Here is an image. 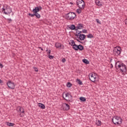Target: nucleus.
I'll return each instance as SVG.
<instances>
[{
    "label": "nucleus",
    "instance_id": "3c124183",
    "mask_svg": "<svg viewBox=\"0 0 127 127\" xmlns=\"http://www.w3.org/2000/svg\"><path fill=\"white\" fill-rule=\"evenodd\" d=\"M47 51H48V50H46V52H47Z\"/></svg>",
    "mask_w": 127,
    "mask_h": 127
},
{
    "label": "nucleus",
    "instance_id": "412c9836",
    "mask_svg": "<svg viewBox=\"0 0 127 127\" xmlns=\"http://www.w3.org/2000/svg\"><path fill=\"white\" fill-rule=\"evenodd\" d=\"M82 62L83 63H84L85 64H90V62H89V61H88V60L84 59L82 60Z\"/></svg>",
    "mask_w": 127,
    "mask_h": 127
},
{
    "label": "nucleus",
    "instance_id": "ea45409f",
    "mask_svg": "<svg viewBox=\"0 0 127 127\" xmlns=\"http://www.w3.org/2000/svg\"><path fill=\"white\" fill-rule=\"evenodd\" d=\"M48 54H49V55H50V54H51V50H49V52L47 53Z\"/></svg>",
    "mask_w": 127,
    "mask_h": 127
},
{
    "label": "nucleus",
    "instance_id": "e433bc0d",
    "mask_svg": "<svg viewBox=\"0 0 127 127\" xmlns=\"http://www.w3.org/2000/svg\"><path fill=\"white\" fill-rule=\"evenodd\" d=\"M18 109H19V112H21V107H20V106H19V107H18Z\"/></svg>",
    "mask_w": 127,
    "mask_h": 127
},
{
    "label": "nucleus",
    "instance_id": "423d86ee",
    "mask_svg": "<svg viewBox=\"0 0 127 127\" xmlns=\"http://www.w3.org/2000/svg\"><path fill=\"white\" fill-rule=\"evenodd\" d=\"M113 53L116 56H119L121 53H122V48L121 47H116L113 49Z\"/></svg>",
    "mask_w": 127,
    "mask_h": 127
},
{
    "label": "nucleus",
    "instance_id": "cd10ccee",
    "mask_svg": "<svg viewBox=\"0 0 127 127\" xmlns=\"http://www.w3.org/2000/svg\"><path fill=\"white\" fill-rule=\"evenodd\" d=\"M96 125L98 126H101V121L98 120V121H97Z\"/></svg>",
    "mask_w": 127,
    "mask_h": 127
},
{
    "label": "nucleus",
    "instance_id": "f3484780",
    "mask_svg": "<svg viewBox=\"0 0 127 127\" xmlns=\"http://www.w3.org/2000/svg\"><path fill=\"white\" fill-rule=\"evenodd\" d=\"M69 29L71 30H77V26H75V25L72 24L69 27Z\"/></svg>",
    "mask_w": 127,
    "mask_h": 127
},
{
    "label": "nucleus",
    "instance_id": "8fccbe9b",
    "mask_svg": "<svg viewBox=\"0 0 127 127\" xmlns=\"http://www.w3.org/2000/svg\"><path fill=\"white\" fill-rule=\"evenodd\" d=\"M69 45H71V43H69Z\"/></svg>",
    "mask_w": 127,
    "mask_h": 127
},
{
    "label": "nucleus",
    "instance_id": "9b49d317",
    "mask_svg": "<svg viewBox=\"0 0 127 127\" xmlns=\"http://www.w3.org/2000/svg\"><path fill=\"white\" fill-rule=\"evenodd\" d=\"M28 15L29 16H31V17H34V16H36L37 18H39L40 17H41V15H40V14L38 13V12L34 13L33 14L29 13Z\"/></svg>",
    "mask_w": 127,
    "mask_h": 127
},
{
    "label": "nucleus",
    "instance_id": "a878e982",
    "mask_svg": "<svg viewBox=\"0 0 127 127\" xmlns=\"http://www.w3.org/2000/svg\"><path fill=\"white\" fill-rule=\"evenodd\" d=\"M81 9H81L80 8H79V9H77L76 10V12L78 13V14H80V13L82 12V10H81Z\"/></svg>",
    "mask_w": 127,
    "mask_h": 127
},
{
    "label": "nucleus",
    "instance_id": "c9c22d12",
    "mask_svg": "<svg viewBox=\"0 0 127 127\" xmlns=\"http://www.w3.org/2000/svg\"><path fill=\"white\" fill-rule=\"evenodd\" d=\"M0 68H3V65L0 63Z\"/></svg>",
    "mask_w": 127,
    "mask_h": 127
},
{
    "label": "nucleus",
    "instance_id": "49530a36",
    "mask_svg": "<svg viewBox=\"0 0 127 127\" xmlns=\"http://www.w3.org/2000/svg\"><path fill=\"white\" fill-rule=\"evenodd\" d=\"M76 40H77V41H78V42H81V41H80L79 40V39H76Z\"/></svg>",
    "mask_w": 127,
    "mask_h": 127
},
{
    "label": "nucleus",
    "instance_id": "09e8293b",
    "mask_svg": "<svg viewBox=\"0 0 127 127\" xmlns=\"http://www.w3.org/2000/svg\"><path fill=\"white\" fill-rule=\"evenodd\" d=\"M70 4H73V3L71 2H70Z\"/></svg>",
    "mask_w": 127,
    "mask_h": 127
},
{
    "label": "nucleus",
    "instance_id": "6ab92c4d",
    "mask_svg": "<svg viewBox=\"0 0 127 127\" xmlns=\"http://www.w3.org/2000/svg\"><path fill=\"white\" fill-rule=\"evenodd\" d=\"M100 3H101V2L99 0H96L95 1V3H96V5H98V6H102V5H103V4H100Z\"/></svg>",
    "mask_w": 127,
    "mask_h": 127
},
{
    "label": "nucleus",
    "instance_id": "79ce46f5",
    "mask_svg": "<svg viewBox=\"0 0 127 127\" xmlns=\"http://www.w3.org/2000/svg\"><path fill=\"white\" fill-rule=\"evenodd\" d=\"M0 84H3V81L1 79H0Z\"/></svg>",
    "mask_w": 127,
    "mask_h": 127
},
{
    "label": "nucleus",
    "instance_id": "2eb2a0df",
    "mask_svg": "<svg viewBox=\"0 0 127 127\" xmlns=\"http://www.w3.org/2000/svg\"><path fill=\"white\" fill-rule=\"evenodd\" d=\"M84 28V24L78 23L76 26V30L78 29H83Z\"/></svg>",
    "mask_w": 127,
    "mask_h": 127
},
{
    "label": "nucleus",
    "instance_id": "20e7f679",
    "mask_svg": "<svg viewBox=\"0 0 127 127\" xmlns=\"http://www.w3.org/2000/svg\"><path fill=\"white\" fill-rule=\"evenodd\" d=\"M112 122L114 125H121L123 123V119L118 116H115L112 119Z\"/></svg>",
    "mask_w": 127,
    "mask_h": 127
},
{
    "label": "nucleus",
    "instance_id": "4c0bfd02",
    "mask_svg": "<svg viewBox=\"0 0 127 127\" xmlns=\"http://www.w3.org/2000/svg\"><path fill=\"white\" fill-rule=\"evenodd\" d=\"M125 23L126 25H127V18L125 19Z\"/></svg>",
    "mask_w": 127,
    "mask_h": 127
},
{
    "label": "nucleus",
    "instance_id": "473e14b6",
    "mask_svg": "<svg viewBox=\"0 0 127 127\" xmlns=\"http://www.w3.org/2000/svg\"><path fill=\"white\" fill-rule=\"evenodd\" d=\"M96 21L97 22V23H99V24H101V21H100L99 19H96Z\"/></svg>",
    "mask_w": 127,
    "mask_h": 127
},
{
    "label": "nucleus",
    "instance_id": "f8f14e48",
    "mask_svg": "<svg viewBox=\"0 0 127 127\" xmlns=\"http://www.w3.org/2000/svg\"><path fill=\"white\" fill-rule=\"evenodd\" d=\"M41 9H42V7H41V6H39L35 7V8L33 9L32 11L33 13L39 12Z\"/></svg>",
    "mask_w": 127,
    "mask_h": 127
},
{
    "label": "nucleus",
    "instance_id": "72a5a7b5",
    "mask_svg": "<svg viewBox=\"0 0 127 127\" xmlns=\"http://www.w3.org/2000/svg\"><path fill=\"white\" fill-rule=\"evenodd\" d=\"M82 32H83V33H87V31L86 29H83L82 30Z\"/></svg>",
    "mask_w": 127,
    "mask_h": 127
},
{
    "label": "nucleus",
    "instance_id": "b1692460",
    "mask_svg": "<svg viewBox=\"0 0 127 127\" xmlns=\"http://www.w3.org/2000/svg\"><path fill=\"white\" fill-rule=\"evenodd\" d=\"M79 100L81 101V102H86V98L84 97H80L79 98Z\"/></svg>",
    "mask_w": 127,
    "mask_h": 127
},
{
    "label": "nucleus",
    "instance_id": "f03ea898",
    "mask_svg": "<svg viewBox=\"0 0 127 127\" xmlns=\"http://www.w3.org/2000/svg\"><path fill=\"white\" fill-rule=\"evenodd\" d=\"M77 16L76 13L73 12H69L65 15V17L67 20H73Z\"/></svg>",
    "mask_w": 127,
    "mask_h": 127
},
{
    "label": "nucleus",
    "instance_id": "37998d69",
    "mask_svg": "<svg viewBox=\"0 0 127 127\" xmlns=\"http://www.w3.org/2000/svg\"><path fill=\"white\" fill-rule=\"evenodd\" d=\"M109 60H110V63H112V62L113 61V59L110 58Z\"/></svg>",
    "mask_w": 127,
    "mask_h": 127
},
{
    "label": "nucleus",
    "instance_id": "4be33fe9",
    "mask_svg": "<svg viewBox=\"0 0 127 127\" xmlns=\"http://www.w3.org/2000/svg\"><path fill=\"white\" fill-rule=\"evenodd\" d=\"M76 82L77 83V84H78L79 85H83V82H82V81H81V79H76Z\"/></svg>",
    "mask_w": 127,
    "mask_h": 127
},
{
    "label": "nucleus",
    "instance_id": "5701e85b",
    "mask_svg": "<svg viewBox=\"0 0 127 127\" xmlns=\"http://www.w3.org/2000/svg\"><path fill=\"white\" fill-rule=\"evenodd\" d=\"M79 48L78 49V50L80 51H82V50H84V46L83 45L79 44Z\"/></svg>",
    "mask_w": 127,
    "mask_h": 127
},
{
    "label": "nucleus",
    "instance_id": "1a4fd4ad",
    "mask_svg": "<svg viewBox=\"0 0 127 127\" xmlns=\"http://www.w3.org/2000/svg\"><path fill=\"white\" fill-rule=\"evenodd\" d=\"M7 85L8 88L12 89V90H14V88L15 87V85H14V83H12L10 80H9L7 83Z\"/></svg>",
    "mask_w": 127,
    "mask_h": 127
},
{
    "label": "nucleus",
    "instance_id": "ddd939ff",
    "mask_svg": "<svg viewBox=\"0 0 127 127\" xmlns=\"http://www.w3.org/2000/svg\"><path fill=\"white\" fill-rule=\"evenodd\" d=\"M55 46L56 48H60V49H64V46L62 45L61 43H56Z\"/></svg>",
    "mask_w": 127,
    "mask_h": 127
},
{
    "label": "nucleus",
    "instance_id": "a19ab883",
    "mask_svg": "<svg viewBox=\"0 0 127 127\" xmlns=\"http://www.w3.org/2000/svg\"><path fill=\"white\" fill-rule=\"evenodd\" d=\"M38 48H39V49H41V50L42 51H43V48H41V47H39Z\"/></svg>",
    "mask_w": 127,
    "mask_h": 127
},
{
    "label": "nucleus",
    "instance_id": "6e6552de",
    "mask_svg": "<svg viewBox=\"0 0 127 127\" xmlns=\"http://www.w3.org/2000/svg\"><path fill=\"white\" fill-rule=\"evenodd\" d=\"M65 97L66 98V99L64 98V97H63V98L65 101H67V102H72V98L73 97L71 94H69L68 93H65Z\"/></svg>",
    "mask_w": 127,
    "mask_h": 127
},
{
    "label": "nucleus",
    "instance_id": "bb28decb",
    "mask_svg": "<svg viewBox=\"0 0 127 127\" xmlns=\"http://www.w3.org/2000/svg\"><path fill=\"white\" fill-rule=\"evenodd\" d=\"M71 86H72L71 82H67L66 84V86L67 87V88H71Z\"/></svg>",
    "mask_w": 127,
    "mask_h": 127
},
{
    "label": "nucleus",
    "instance_id": "a211bd4d",
    "mask_svg": "<svg viewBox=\"0 0 127 127\" xmlns=\"http://www.w3.org/2000/svg\"><path fill=\"white\" fill-rule=\"evenodd\" d=\"M38 107L40 108L41 109H42V110H44L45 109V105L42 103H39L38 104Z\"/></svg>",
    "mask_w": 127,
    "mask_h": 127
},
{
    "label": "nucleus",
    "instance_id": "7ed1b4c3",
    "mask_svg": "<svg viewBox=\"0 0 127 127\" xmlns=\"http://www.w3.org/2000/svg\"><path fill=\"white\" fill-rule=\"evenodd\" d=\"M2 11L4 13V14H6L9 15L10 13H12V15L13 14V12L12 11V9L11 8L8 7V6L6 5L5 8H2Z\"/></svg>",
    "mask_w": 127,
    "mask_h": 127
},
{
    "label": "nucleus",
    "instance_id": "f257e3e1",
    "mask_svg": "<svg viewBox=\"0 0 127 127\" xmlns=\"http://www.w3.org/2000/svg\"><path fill=\"white\" fill-rule=\"evenodd\" d=\"M117 65H118V63H116L115 64V68L116 70H119V68L121 72L127 73V66H126V64H125L124 63H122L119 64L118 65V66Z\"/></svg>",
    "mask_w": 127,
    "mask_h": 127
},
{
    "label": "nucleus",
    "instance_id": "de8ad7c7",
    "mask_svg": "<svg viewBox=\"0 0 127 127\" xmlns=\"http://www.w3.org/2000/svg\"><path fill=\"white\" fill-rule=\"evenodd\" d=\"M9 20V21H11V19H8Z\"/></svg>",
    "mask_w": 127,
    "mask_h": 127
},
{
    "label": "nucleus",
    "instance_id": "0eeeda50",
    "mask_svg": "<svg viewBox=\"0 0 127 127\" xmlns=\"http://www.w3.org/2000/svg\"><path fill=\"white\" fill-rule=\"evenodd\" d=\"M96 75H97V74H96V73H94V74L90 73L88 75L89 80H90L91 82L95 83V82H96Z\"/></svg>",
    "mask_w": 127,
    "mask_h": 127
},
{
    "label": "nucleus",
    "instance_id": "58836bf2",
    "mask_svg": "<svg viewBox=\"0 0 127 127\" xmlns=\"http://www.w3.org/2000/svg\"><path fill=\"white\" fill-rule=\"evenodd\" d=\"M76 30V32H75V34H78V33H79V30Z\"/></svg>",
    "mask_w": 127,
    "mask_h": 127
},
{
    "label": "nucleus",
    "instance_id": "c85d7f7f",
    "mask_svg": "<svg viewBox=\"0 0 127 127\" xmlns=\"http://www.w3.org/2000/svg\"><path fill=\"white\" fill-rule=\"evenodd\" d=\"M81 33H82V31H79V33H78L77 34H75V36L78 37L80 35V34H82Z\"/></svg>",
    "mask_w": 127,
    "mask_h": 127
},
{
    "label": "nucleus",
    "instance_id": "a18cd8bd",
    "mask_svg": "<svg viewBox=\"0 0 127 127\" xmlns=\"http://www.w3.org/2000/svg\"><path fill=\"white\" fill-rule=\"evenodd\" d=\"M22 111H21L20 112L22 113V114H23L24 113V109H22Z\"/></svg>",
    "mask_w": 127,
    "mask_h": 127
},
{
    "label": "nucleus",
    "instance_id": "f704fd0d",
    "mask_svg": "<svg viewBox=\"0 0 127 127\" xmlns=\"http://www.w3.org/2000/svg\"><path fill=\"white\" fill-rule=\"evenodd\" d=\"M62 62L63 63H65V62H66V59L65 58H63L62 59Z\"/></svg>",
    "mask_w": 127,
    "mask_h": 127
},
{
    "label": "nucleus",
    "instance_id": "603ef678",
    "mask_svg": "<svg viewBox=\"0 0 127 127\" xmlns=\"http://www.w3.org/2000/svg\"><path fill=\"white\" fill-rule=\"evenodd\" d=\"M80 43H82V42H79Z\"/></svg>",
    "mask_w": 127,
    "mask_h": 127
},
{
    "label": "nucleus",
    "instance_id": "9d476101",
    "mask_svg": "<svg viewBox=\"0 0 127 127\" xmlns=\"http://www.w3.org/2000/svg\"><path fill=\"white\" fill-rule=\"evenodd\" d=\"M62 108L64 111H68V110H70V106L66 103H63Z\"/></svg>",
    "mask_w": 127,
    "mask_h": 127
},
{
    "label": "nucleus",
    "instance_id": "39448f33",
    "mask_svg": "<svg viewBox=\"0 0 127 127\" xmlns=\"http://www.w3.org/2000/svg\"><path fill=\"white\" fill-rule=\"evenodd\" d=\"M76 5L80 8V9H84L85 8V1L83 0H77Z\"/></svg>",
    "mask_w": 127,
    "mask_h": 127
},
{
    "label": "nucleus",
    "instance_id": "c03bdc74",
    "mask_svg": "<svg viewBox=\"0 0 127 127\" xmlns=\"http://www.w3.org/2000/svg\"><path fill=\"white\" fill-rule=\"evenodd\" d=\"M114 67V66L113 65V64H111V69H112L113 67Z\"/></svg>",
    "mask_w": 127,
    "mask_h": 127
},
{
    "label": "nucleus",
    "instance_id": "dca6fc26",
    "mask_svg": "<svg viewBox=\"0 0 127 127\" xmlns=\"http://www.w3.org/2000/svg\"><path fill=\"white\" fill-rule=\"evenodd\" d=\"M71 46H72V49H74V50H75V51H78L79 50V45H77V44L74 45H71Z\"/></svg>",
    "mask_w": 127,
    "mask_h": 127
},
{
    "label": "nucleus",
    "instance_id": "7c9ffc66",
    "mask_svg": "<svg viewBox=\"0 0 127 127\" xmlns=\"http://www.w3.org/2000/svg\"><path fill=\"white\" fill-rule=\"evenodd\" d=\"M70 41H71V45H75V44H76L75 43V41L73 40H71Z\"/></svg>",
    "mask_w": 127,
    "mask_h": 127
},
{
    "label": "nucleus",
    "instance_id": "393cba45",
    "mask_svg": "<svg viewBox=\"0 0 127 127\" xmlns=\"http://www.w3.org/2000/svg\"><path fill=\"white\" fill-rule=\"evenodd\" d=\"M87 38H94V36L92 34L87 35Z\"/></svg>",
    "mask_w": 127,
    "mask_h": 127
},
{
    "label": "nucleus",
    "instance_id": "aec40b11",
    "mask_svg": "<svg viewBox=\"0 0 127 127\" xmlns=\"http://www.w3.org/2000/svg\"><path fill=\"white\" fill-rule=\"evenodd\" d=\"M15 124H14V123L6 122V125L8 127H13V126H15Z\"/></svg>",
    "mask_w": 127,
    "mask_h": 127
},
{
    "label": "nucleus",
    "instance_id": "c756f323",
    "mask_svg": "<svg viewBox=\"0 0 127 127\" xmlns=\"http://www.w3.org/2000/svg\"><path fill=\"white\" fill-rule=\"evenodd\" d=\"M33 69H34V70L35 72H38V68H37V67H36L35 66H33Z\"/></svg>",
    "mask_w": 127,
    "mask_h": 127
},
{
    "label": "nucleus",
    "instance_id": "2f4dec72",
    "mask_svg": "<svg viewBox=\"0 0 127 127\" xmlns=\"http://www.w3.org/2000/svg\"><path fill=\"white\" fill-rule=\"evenodd\" d=\"M49 58L50 59H53V58H54V56H51V55H49Z\"/></svg>",
    "mask_w": 127,
    "mask_h": 127
},
{
    "label": "nucleus",
    "instance_id": "4468645a",
    "mask_svg": "<svg viewBox=\"0 0 127 127\" xmlns=\"http://www.w3.org/2000/svg\"><path fill=\"white\" fill-rule=\"evenodd\" d=\"M77 38H79L80 40H85L86 39V35L84 34H79Z\"/></svg>",
    "mask_w": 127,
    "mask_h": 127
}]
</instances>
